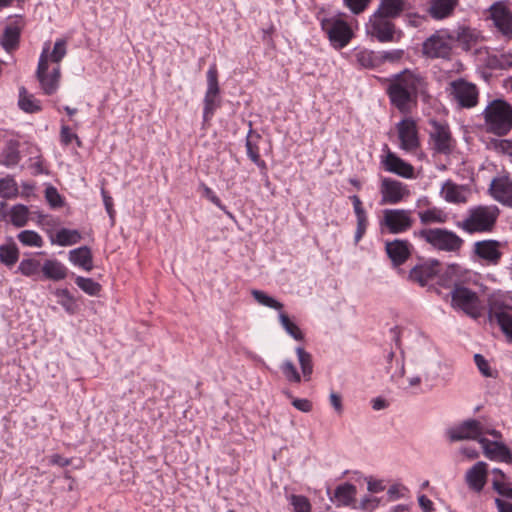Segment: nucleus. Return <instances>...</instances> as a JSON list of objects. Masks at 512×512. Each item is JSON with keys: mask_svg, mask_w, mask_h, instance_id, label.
<instances>
[{"mask_svg": "<svg viewBox=\"0 0 512 512\" xmlns=\"http://www.w3.org/2000/svg\"><path fill=\"white\" fill-rule=\"evenodd\" d=\"M427 77L418 70L404 69L388 80L386 93L390 103L399 112L407 113L418 96L429 97Z\"/></svg>", "mask_w": 512, "mask_h": 512, "instance_id": "obj_1", "label": "nucleus"}, {"mask_svg": "<svg viewBox=\"0 0 512 512\" xmlns=\"http://www.w3.org/2000/svg\"><path fill=\"white\" fill-rule=\"evenodd\" d=\"M413 236L434 250L452 253L456 256L460 255V252L464 245V240L457 235L454 231L447 228H429L424 227L413 232Z\"/></svg>", "mask_w": 512, "mask_h": 512, "instance_id": "obj_2", "label": "nucleus"}, {"mask_svg": "<svg viewBox=\"0 0 512 512\" xmlns=\"http://www.w3.org/2000/svg\"><path fill=\"white\" fill-rule=\"evenodd\" d=\"M483 116L486 131L489 133L505 136L512 129V106L502 99L490 102L483 111Z\"/></svg>", "mask_w": 512, "mask_h": 512, "instance_id": "obj_3", "label": "nucleus"}, {"mask_svg": "<svg viewBox=\"0 0 512 512\" xmlns=\"http://www.w3.org/2000/svg\"><path fill=\"white\" fill-rule=\"evenodd\" d=\"M324 8H321L316 14L321 29L327 34L331 45L336 49L346 47L354 37V32L350 24L343 19L345 13H338L333 17H321Z\"/></svg>", "mask_w": 512, "mask_h": 512, "instance_id": "obj_4", "label": "nucleus"}, {"mask_svg": "<svg viewBox=\"0 0 512 512\" xmlns=\"http://www.w3.org/2000/svg\"><path fill=\"white\" fill-rule=\"evenodd\" d=\"M498 215L499 210L495 206H477L471 208L467 217L457 225L469 234L491 232Z\"/></svg>", "mask_w": 512, "mask_h": 512, "instance_id": "obj_5", "label": "nucleus"}, {"mask_svg": "<svg viewBox=\"0 0 512 512\" xmlns=\"http://www.w3.org/2000/svg\"><path fill=\"white\" fill-rule=\"evenodd\" d=\"M207 90L203 100V122L208 123L215 111L221 106L220 86L218 81V69L216 64L210 65L207 74Z\"/></svg>", "mask_w": 512, "mask_h": 512, "instance_id": "obj_6", "label": "nucleus"}, {"mask_svg": "<svg viewBox=\"0 0 512 512\" xmlns=\"http://www.w3.org/2000/svg\"><path fill=\"white\" fill-rule=\"evenodd\" d=\"M441 271V262L435 258L419 257L417 263L407 273V281L425 287L433 281Z\"/></svg>", "mask_w": 512, "mask_h": 512, "instance_id": "obj_7", "label": "nucleus"}, {"mask_svg": "<svg viewBox=\"0 0 512 512\" xmlns=\"http://www.w3.org/2000/svg\"><path fill=\"white\" fill-rule=\"evenodd\" d=\"M448 91L460 108L470 109L478 104L479 90L477 86L464 78L450 82Z\"/></svg>", "mask_w": 512, "mask_h": 512, "instance_id": "obj_8", "label": "nucleus"}, {"mask_svg": "<svg viewBox=\"0 0 512 512\" xmlns=\"http://www.w3.org/2000/svg\"><path fill=\"white\" fill-rule=\"evenodd\" d=\"M451 303L454 308L462 310L472 318H477L480 314L478 294L462 285H456L451 291Z\"/></svg>", "mask_w": 512, "mask_h": 512, "instance_id": "obj_9", "label": "nucleus"}, {"mask_svg": "<svg viewBox=\"0 0 512 512\" xmlns=\"http://www.w3.org/2000/svg\"><path fill=\"white\" fill-rule=\"evenodd\" d=\"M48 47H44L38 62L36 71V78L40 83V87L45 95H53L59 87L60 81V67L53 68L51 73H48Z\"/></svg>", "mask_w": 512, "mask_h": 512, "instance_id": "obj_10", "label": "nucleus"}, {"mask_svg": "<svg viewBox=\"0 0 512 512\" xmlns=\"http://www.w3.org/2000/svg\"><path fill=\"white\" fill-rule=\"evenodd\" d=\"M367 31L380 43L396 42L402 36V32L396 30L395 24L389 18L378 16L375 13L369 19Z\"/></svg>", "mask_w": 512, "mask_h": 512, "instance_id": "obj_11", "label": "nucleus"}, {"mask_svg": "<svg viewBox=\"0 0 512 512\" xmlns=\"http://www.w3.org/2000/svg\"><path fill=\"white\" fill-rule=\"evenodd\" d=\"M505 243L495 239L476 241L473 244L472 254L487 265L496 266L503 257L502 247Z\"/></svg>", "mask_w": 512, "mask_h": 512, "instance_id": "obj_12", "label": "nucleus"}, {"mask_svg": "<svg viewBox=\"0 0 512 512\" xmlns=\"http://www.w3.org/2000/svg\"><path fill=\"white\" fill-rule=\"evenodd\" d=\"M414 220L411 211L406 209H386L383 211L381 226H385L389 233L399 234L408 231L413 226Z\"/></svg>", "mask_w": 512, "mask_h": 512, "instance_id": "obj_13", "label": "nucleus"}, {"mask_svg": "<svg viewBox=\"0 0 512 512\" xmlns=\"http://www.w3.org/2000/svg\"><path fill=\"white\" fill-rule=\"evenodd\" d=\"M431 125L433 129L429 134V138L433 151L437 154H451L454 149V140L449 126L437 121H432Z\"/></svg>", "mask_w": 512, "mask_h": 512, "instance_id": "obj_14", "label": "nucleus"}, {"mask_svg": "<svg viewBox=\"0 0 512 512\" xmlns=\"http://www.w3.org/2000/svg\"><path fill=\"white\" fill-rule=\"evenodd\" d=\"M484 426L476 419H467L459 425L447 430L448 439L451 442L462 440H475L484 438Z\"/></svg>", "mask_w": 512, "mask_h": 512, "instance_id": "obj_15", "label": "nucleus"}, {"mask_svg": "<svg viewBox=\"0 0 512 512\" xmlns=\"http://www.w3.org/2000/svg\"><path fill=\"white\" fill-rule=\"evenodd\" d=\"M451 42L449 34L444 36L436 32L423 42L422 52L428 58L449 59L452 53Z\"/></svg>", "mask_w": 512, "mask_h": 512, "instance_id": "obj_16", "label": "nucleus"}, {"mask_svg": "<svg viewBox=\"0 0 512 512\" xmlns=\"http://www.w3.org/2000/svg\"><path fill=\"white\" fill-rule=\"evenodd\" d=\"M381 205H395L403 201L410 194L407 186L392 178H383L380 185Z\"/></svg>", "mask_w": 512, "mask_h": 512, "instance_id": "obj_17", "label": "nucleus"}, {"mask_svg": "<svg viewBox=\"0 0 512 512\" xmlns=\"http://www.w3.org/2000/svg\"><path fill=\"white\" fill-rule=\"evenodd\" d=\"M489 321L497 323L509 343H512V307L494 303L488 310Z\"/></svg>", "mask_w": 512, "mask_h": 512, "instance_id": "obj_18", "label": "nucleus"}, {"mask_svg": "<svg viewBox=\"0 0 512 512\" xmlns=\"http://www.w3.org/2000/svg\"><path fill=\"white\" fill-rule=\"evenodd\" d=\"M400 148L407 152H414L420 146L416 122L412 118H405L397 124Z\"/></svg>", "mask_w": 512, "mask_h": 512, "instance_id": "obj_19", "label": "nucleus"}, {"mask_svg": "<svg viewBox=\"0 0 512 512\" xmlns=\"http://www.w3.org/2000/svg\"><path fill=\"white\" fill-rule=\"evenodd\" d=\"M413 245L406 239H394L385 243V252L394 268H400L411 257Z\"/></svg>", "mask_w": 512, "mask_h": 512, "instance_id": "obj_20", "label": "nucleus"}, {"mask_svg": "<svg viewBox=\"0 0 512 512\" xmlns=\"http://www.w3.org/2000/svg\"><path fill=\"white\" fill-rule=\"evenodd\" d=\"M490 18L502 36L511 40L512 11L504 3L496 2L490 7Z\"/></svg>", "mask_w": 512, "mask_h": 512, "instance_id": "obj_21", "label": "nucleus"}, {"mask_svg": "<svg viewBox=\"0 0 512 512\" xmlns=\"http://www.w3.org/2000/svg\"><path fill=\"white\" fill-rule=\"evenodd\" d=\"M387 154L382 159L384 169L390 173L396 174L400 177L411 179L414 177V167L397 156L394 152H391L387 145Z\"/></svg>", "mask_w": 512, "mask_h": 512, "instance_id": "obj_22", "label": "nucleus"}, {"mask_svg": "<svg viewBox=\"0 0 512 512\" xmlns=\"http://www.w3.org/2000/svg\"><path fill=\"white\" fill-rule=\"evenodd\" d=\"M487 478L488 465L483 461L476 462L465 473V483L475 493L482 492L487 483Z\"/></svg>", "mask_w": 512, "mask_h": 512, "instance_id": "obj_23", "label": "nucleus"}, {"mask_svg": "<svg viewBox=\"0 0 512 512\" xmlns=\"http://www.w3.org/2000/svg\"><path fill=\"white\" fill-rule=\"evenodd\" d=\"M484 455L490 460H499L505 463L512 462L510 449L502 442L491 441L487 438L479 439Z\"/></svg>", "mask_w": 512, "mask_h": 512, "instance_id": "obj_24", "label": "nucleus"}, {"mask_svg": "<svg viewBox=\"0 0 512 512\" xmlns=\"http://www.w3.org/2000/svg\"><path fill=\"white\" fill-rule=\"evenodd\" d=\"M251 126V122L249 123ZM262 139V136L254 131L251 127L246 136V151L248 158L261 170H267L266 162L260 156L259 142Z\"/></svg>", "mask_w": 512, "mask_h": 512, "instance_id": "obj_25", "label": "nucleus"}, {"mask_svg": "<svg viewBox=\"0 0 512 512\" xmlns=\"http://www.w3.org/2000/svg\"><path fill=\"white\" fill-rule=\"evenodd\" d=\"M490 190L495 200L512 208V180L507 177L495 178Z\"/></svg>", "mask_w": 512, "mask_h": 512, "instance_id": "obj_26", "label": "nucleus"}, {"mask_svg": "<svg viewBox=\"0 0 512 512\" xmlns=\"http://www.w3.org/2000/svg\"><path fill=\"white\" fill-rule=\"evenodd\" d=\"M452 42H457L464 51H469L478 43L479 34L470 27H459L452 34H449Z\"/></svg>", "mask_w": 512, "mask_h": 512, "instance_id": "obj_27", "label": "nucleus"}, {"mask_svg": "<svg viewBox=\"0 0 512 512\" xmlns=\"http://www.w3.org/2000/svg\"><path fill=\"white\" fill-rule=\"evenodd\" d=\"M458 5V0H431L429 14L435 20H442L451 16Z\"/></svg>", "mask_w": 512, "mask_h": 512, "instance_id": "obj_28", "label": "nucleus"}, {"mask_svg": "<svg viewBox=\"0 0 512 512\" xmlns=\"http://www.w3.org/2000/svg\"><path fill=\"white\" fill-rule=\"evenodd\" d=\"M69 260L86 271L93 269V256L88 246H81L69 252Z\"/></svg>", "mask_w": 512, "mask_h": 512, "instance_id": "obj_29", "label": "nucleus"}, {"mask_svg": "<svg viewBox=\"0 0 512 512\" xmlns=\"http://www.w3.org/2000/svg\"><path fill=\"white\" fill-rule=\"evenodd\" d=\"M404 9V0H380V5L374 13L378 16L394 19L399 17Z\"/></svg>", "mask_w": 512, "mask_h": 512, "instance_id": "obj_30", "label": "nucleus"}, {"mask_svg": "<svg viewBox=\"0 0 512 512\" xmlns=\"http://www.w3.org/2000/svg\"><path fill=\"white\" fill-rule=\"evenodd\" d=\"M45 279L60 281L67 277L68 269L58 260H46L42 265Z\"/></svg>", "mask_w": 512, "mask_h": 512, "instance_id": "obj_31", "label": "nucleus"}, {"mask_svg": "<svg viewBox=\"0 0 512 512\" xmlns=\"http://www.w3.org/2000/svg\"><path fill=\"white\" fill-rule=\"evenodd\" d=\"M418 217L420 223L424 226H428L431 224H443L447 221V214L441 208L433 206L426 210L418 211Z\"/></svg>", "mask_w": 512, "mask_h": 512, "instance_id": "obj_32", "label": "nucleus"}, {"mask_svg": "<svg viewBox=\"0 0 512 512\" xmlns=\"http://www.w3.org/2000/svg\"><path fill=\"white\" fill-rule=\"evenodd\" d=\"M21 31L20 28L16 25H8L5 27L2 38L1 45L7 51L11 52L18 48L20 42Z\"/></svg>", "mask_w": 512, "mask_h": 512, "instance_id": "obj_33", "label": "nucleus"}, {"mask_svg": "<svg viewBox=\"0 0 512 512\" xmlns=\"http://www.w3.org/2000/svg\"><path fill=\"white\" fill-rule=\"evenodd\" d=\"M462 271V267L457 263L448 265L445 271L441 275L439 274V284L444 287L460 285Z\"/></svg>", "mask_w": 512, "mask_h": 512, "instance_id": "obj_34", "label": "nucleus"}, {"mask_svg": "<svg viewBox=\"0 0 512 512\" xmlns=\"http://www.w3.org/2000/svg\"><path fill=\"white\" fill-rule=\"evenodd\" d=\"M357 63L367 69L381 66L380 53L369 49H361L355 53Z\"/></svg>", "mask_w": 512, "mask_h": 512, "instance_id": "obj_35", "label": "nucleus"}, {"mask_svg": "<svg viewBox=\"0 0 512 512\" xmlns=\"http://www.w3.org/2000/svg\"><path fill=\"white\" fill-rule=\"evenodd\" d=\"M18 105L26 113H37L42 110L40 100L29 94L25 87L19 89Z\"/></svg>", "mask_w": 512, "mask_h": 512, "instance_id": "obj_36", "label": "nucleus"}, {"mask_svg": "<svg viewBox=\"0 0 512 512\" xmlns=\"http://www.w3.org/2000/svg\"><path fill=\"white\" fill-rule=\"evenodd\" d=\"M19 260V249L10 238V243L0 245V262L7 267H12Z\"/></svg>", "mask_w": 512, "mask_h": 512, "instance_id": "obj_37", "label": "nucleus"}, {"mask_svg": "<svg viewBox=\"0 0 512 512\" xmlns=\"http://www.w3.org/2000/svg\"><path fill=\"white\" fill-rule=\"evenodd\" d=\"M357 493L356 486L351 483H344L336 487L334 498L342 505H350Z\"/></svg>", "mask_w": 512, "mask_h": 512, "instance_id": "obj_38", "label": "nucleus"}, {"mask_svg": "<svg viewBox=\"0 0 512 512\" xmlns=\"http://www.w3.org/2000/svg\"><path fill=\"white\" fill-rule=\"evenodd\" d=\"M21 159L18 143L10 141L2 152L0 164L6 167L16 166Z\"/></svg>", "mask_w": 512, "mask_h": 512, "instance_id": "obj_39", "label": "nucleus"}, {"mask_svg": "<svg viewBox=\"0 0 512 512\" xmlns=\"http://www.w3.org/2000/svg\"><path fill=\"white\" fill-rule=\"evenodd\" d=\"M296 354L305 381H310L313 373L312 355L302 347L296 348Z\"/></svg>", "mask_w": 512, "mask_h": 512, "instance_id": "obj_40", "label": "nucleus"}, {"mask_svg": "<svg viewBox=\"0 0 512 512\" xmlns=\"http://www.w3.org/2000/svg\"><path fill=\"white\" fill-rule=\"evenodd\" d=\"M18 271L26 276L37 278L42 272V265L39 260L35 258L23 259L18 266Z\"/></svg>", "mask_w": 512, "mask_h": 512, "instance_id": "obj_41", "label": "nucleus"}, {"mask_svg": "<svg viewBox=\"0 0 512 512\" xmlns=\"http://www.w3.org/2000/svg\"><path fill=\"white\" fill-rule=\"evenodd\" d=\"M81 234L78 230L62 228L56 233V243L60 246H70L77 244L81 240Z\"/></svg>", "mask_w": 512, "mask_h": 512, "instance_id": "obj_42", "label": "nucleus"}, {"mask_svg": "<svg viewBox=\"0 0 512 512\" xmlns=\"http://www.w3.org/2000/svg\"><path fill=\"white\" fill-rule=\"evenodd\" d=\"M54 294L56 297L59 298L58 303L64 308V310L68 314L73 315L76 313V301L74 296L70 293L68 289H57Z\"/></svg>", "mask_w": 512, "mask_h": 512, "instance_id": "obj_43", "label": "nucleus"}, {"mask_svg": "<svg viewBox=\"0 0 512 512\" xmlns=\"http://www.w3.org/2000/svg\"><path fill=\"white\" fill-rule=\"evenodd\" d=\"M29 209L23 204H16L10 210V221L15 227H24L28 222Z\"/></svg>", "mask_w": 512, "mask_h": 512, "instance_id": "obj_44", "label": "nucleus"}, {"mask_svg": "<svg viewBox=\"0 0 512 512\" xmlns=\"http://www.w3.org/2000/svg\"><path fill=\"white\" fill-rule=\"evenodd\" d=\"M75 283L83 292L90 296H98L102 290L101 284L92 278L77 276L75 278Z\"/></svg>", "mask_w": 512, "mask_h": 512, "instance_id": "obj_45", "label": "nucleus"}, {"mask_svg": "<svg viewBox=\"0 0 512 512\" xmlns=\"http://www.w3.org/2000/svg\"><path fill=\"white\" fill-rule=\"evenodd\" d=\"M18 185L10 175L0 179V197L3 199H12L17 197Z\"/></svg>", "mask_w": 512, "mask_h": 512, "instance_id": "obj_46", "label": "nucleus"}, {"mask_svg": "<svg viewBox=\"0 0 512 512\" xmlns=\"http://www.w3.org/2000/svg\"><path fill=\"white\" fill-rule=\"evenodd\" d=\"M17 238L24 246L41 248L44 244L42 237L33 230H23Z\"/></svg>", "mask_w": 512, "mask_h": 512, "instance_id": "obj_47", "label": "nucleus"}, {"mask_svg": "<svg viewBox=\"0 0 512 512\" xmlns=\"http://www.w3.org/2000/svg\"><path fill=\"white\" fill-rule=\"evenodd\" d=\"M279 318L283 328L291 337L298 341H302L304 339V334L301 329L291 321L287 314L280 313Z\"/></svg>", "mask_w": 512, "mask_h": 512, "instance_id": "obj_48", "label": "nucleus"}, {"mask_svg": "<svg viewBox=\"0 0 512 512\" xmlns=\"http://www.w3.org/2000/svg\"><path fill=\"white\" fill-rule=\"evenodd\" d=\"M252 296L254 299L263 306L273 308L276 310H281L283 308V304L274 299L273 297L267 295L263 291L260 290H252Z\"/></svg>", "mask_w": 512, "mask_h": 512, "instance_id": "obj_49", "label": "nucleus"}, {"mask_svg": "<svg viewBox=\"0 0 512 512\" xmlns=\"http://www.w3.org/2000/svg\"><path fill=\"white\" fill-rule=\"evenodd\" d=\"M289 502L292 505L294 512H312L311 503L304 495L292 494L289 497Z\"/></svg>", "mask_w": 512, "mask_h": 512, "instance_id": "obj_50", "label": "nucleus"}, {"mask_svg": "<svg viewBox=\"0 0 512 512\" xmlns=\"http://www.w3.org/2000/svg\"><path fill=\"white\" fill-rule=\"evenodd\" d=\"M281 371L285 379L290 383H300L301 375L298 372L294 363L290 360H286L281 365Z\"/></svg>", "mask_w": 512, "mask_h": 512, "instance_id": "obj_51", "label": "nucleus"}, {"mask_svg": "<svg viewBox=\"0 0 512 512\" xmlns=\"http://www.w3.org/2000/svg\"><path fill=\"white\" fill-rule=\"evenodd\" d=\"M445 192V200L451 203H460L464 201V197L458 186L451 181H447L443 187Z\"/></svg>", "mask_w": 512, "mask_h": 512, "instance_id": "obj_52", "label": "nucleus"}, {"mask_svg": "<svg viewBox=\"0 0 512 512\" xmlns=\"http://www.w3.org/2000/svg\"><path fill=\"white\" fill-rule=\"evenodd\" d=\"M372 0H343V4L354 15L363 13Z\"/></svg>", "mask_w": 512, "mask_h": 512, "instance_id": "obj_53", "label": "nucleus"}, {"mask_svg": "<svg viewBox=\"0 0 512 512\" xmlns=\"http://www.w3.org/2000/svg\"><path fill=\"white\" fill-rule=\"evenodd\" d=\"M200 187L203 190V196L207 198L210 202L216 205L218 208L223 210L227 215L232 217V214L227 210L226 206L222 204L220 198L215 194V192L208 187L206 184L201 183Z\"/></svg>", "mask_w": 512, "mask_h": 512, "instance_id": "obj_54", "label": "nucleus"}, {"mask_svg": "<svg viewBox=\"0 0 512 512\" xmlns=\"http://www.w3.org/2000/svg\"><path fill=\"white\" fill-rule=\"evenodd\" d=\"M66 52V41L63 39H58L55 42L53 50L48 56V59L54 63H59L66 55Z\"/></svg>", "mask_w": 512, "mask_h": 512, "instance_id": "obj_55", "label": "nucleus"}, {"mask_svg": "<svg viewBox=\"0 0 512 512\" xmlns=\"http://www.w3.org/2000/svg\"><path fill=\"white\" fill-rule=\"evenodd\" d=\"M355 216H356V220H357V227H356V231H355L354 240H355V243H358L362 239L364 234L366 233V229L368 226V218H367L366 213L355 215Z\"/></svg>", "mask_w": 512, "mask_h": 512, "instance_id": "obj_56", "label": "nucleus"}, {"mask_svg": "<svg viewBox=\"0 0 512 512\" xmlns=\"http://www.w3.org/2000/svg\"><path fill=\"white\" fill-rule=\"evenodd\" d=\"M45 198L51 207H60L63 204V200L57 189L53 186H49L45 190Z\"/></svg>", "mask_w": 512, "mask_h": 512, "instance_id": "obj_57", "label": "nucleus"}, {"mask_svg": "<svg viewBox=\"0 0 512 512\" xmlns=\"http://www.w3.org/2000/svg\"><path fill=\"white\" fill-rule=\"evenodd\" d=\"M380 53L381 65L385 62L395 63L400 61L404 56V50L394 49L390 51H382Z\"/></svg>", "mask_w": 512, "mask_h": 512, "instance_id": "obj_58", "label": "nucleus"}, {"mask_svg": "<svg viewBox=\"0 0 512 512\" xmlns=\"http://www.w3.org/2000/svg\"><path fill=\"white\" fill-rule=\"evenodd\" d=\"M474 362L481 372V374L485 377H494V374L492 372V369L488 363V361L484 358L481 354H475L474 355Z\"/></svg>", "mask_w": 512, "mask_h": 512, "instance_id": "obj_59", "label": "nucleus"}, {"mask_svg": "<svg viewBox=\"0 0 512 512\" xmlns=\"http://www.w3.org/2000/svg\"><path fill=\"white\" fill-rule=\"evenodd\" d=\"M60 139L62 144L69 145L73 140H76L78 146L81 145V141L77 134L73 133L69 126L63 125L60 131Z\"/></svg>", "mask_w": 512, "mask_h": 512, "instance_id": "obj_60", "label": "nucleus"}, {"mask_svg": "<svg viewBox=\"0 0 512 512\" xmlns=\"http://www.w3.org/2000/svg\"><path fill=\"white\" fill-rule=\"evenodd\" d=\"M293 407L301 412L308 413L312 410V402L306 398H293L291 402Z\"/></svg>", "mask_w": 512, "mask_h": 512, "instance_id": "obj_61", "label": "nucleus"}, {"mask_svg": "<svg viewBox=\"0 0 512 512\" xmlns=\"http://www.w3.org/2000/svg\"><path fill=\"white\" fill-rule=\"evenodd\" d=\"M101 195L103 198V203H104L105 209H106L107 213L109 214L110 218L113 219L114 215H115V210L113 208V199L109 195V193L105 190L104 187L101 188Z\"/></svg>", "mask_w": 512, "mask_h": 512, "instance_id": "obj_62", "label": "nucleus"}, {"mask_svg": "<svg viewBox=\"0 0 512 512\" xmlns=\"http://www.w3.org/2000/svg\"><path fill=\"white\" fill-rule=\"evenodd\" d=\"M361 507L365 510H373L379 505V500L373 496H365L360 503Z\"/></svg>", "mask_w": 512, "mask_h": 512, "instance_id": "obj_63", "label": "nucleus"}, {"mask_svg": "<svg viewBox=\"0 0 512 512\" xmlns=\"http://www.w3.org/2000/svg\"><path fill=\"white\" fill-rule=\"evenodd\" d=\"M418 503L423 510V512H433L434 506L433 502L426 496V495H420L418 497Z\"/></svg>", "mask_w": 512, "mask_h": 512, "instance_id": "obj_64", "label": "nucleus"}]
</instances>
